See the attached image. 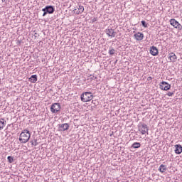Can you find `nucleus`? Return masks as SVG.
<instances>
[{
    "label": "nucleus",
    "mask_w": 182,
    "mask_h": 182,
    "mask_svg": "<svg viewBox=\"0 0 182 182\" xmlns=\"http://www.w3.org/2000/svg\"><path fill=\"white\" fill-rule=\"evenodd\" d=\"M30 139H31V133H29V131L28 129H24L20 134L18 140L21 143H28Z\"/></svg>",
    "instance_id": "obj_1"
},
{
    "label": "nucleus",
    "mask_w": 182,
    "mask_h": 182,
    "mask_svg": "<svg viewBox=\"0 0 182 182\" xmlns=\"http://www.w3.org/2000/svg\"><path fill=\"white\" fill-rule=\"evenodd\" d=\"M80 97L81 101L84 102V103H86L87 102H90V100L93 99V95L90 92H85L81 95Z\"/></svg>",
    "instance_id": "obj_2"
},
{
    "label": "nucleus",
    "mask_w": 182,
    "mask_h": 182,
    "mask_svg": "<svg viewBox=\"0 0 182 182\" xmlns=\"http://www.w3.org/2000/svg\"><path fill=\"white\" fill-rule=\"evenodd\" d=\"M43 14V16H46L48 14H52L53 12H55V7L53 6H46L44 9H42Z\"/></svg>",
    "instance_id": "obj_3"
},
{
    "label": "nucleus",
    "mask_w": 182,
    "mask_h": 182,
    "mask_svg": "<svg viewBox=\"0 0 182 182\" xmlns=\"http://www.w3.org/2000/svg\"><path fill=\"white\" fill-rule=\"evenodd\" d=\"M139 132H141V134H149V128L147 127V124L144 123H140L138 125Z\"/></svg>",
    "instance_id": "obj_4"
},
{
    "label": "nucleus",
    "mask_w": 182,
    "mask_h": 182,
    "mask_svg": "<svg viewBox=\"0 0 182 182\" xmlns=\"http://www.w3.org/2000/svg\"><path fill=\"white\" fill-rule=\"evenodd\" d=\"M159 88L161 90H170V89H171V85L168 84L166 81H162L159 85Z\"/></svg>",
    "instance_id": "obj_5"
},
{
    "label": "nucleus",
    "mask_w": 182,
    "mask_h": 182,
    "mask_svg": "<svg viewBox=\"0 0 182 182\" xmlns=\"http://www.w3.org/2000/svg\"><path fill=\"white\" fill-rule=\"evenodd\" d=\"M170 23L173 28H176V29H178V31H181L182 29V26L177 21L176 19L172 18L170 20Z\"/></svg>",
    "instance_id": "obj_6"
},
{
    "label": "nucleus",
    "mask_w": 182,
    "mask_h": 182,
    "mask_svg": "<svg viewBox=\"0 0 182 182\" xmlns=\"http://www.w3.org/2000/svg\"><path fill=\"white\" fill-rule=\"evenodd\" d=\"M60 111V104L54 103L50 107L51 113H58V112Z\"/></svg>",
    "instance_id": "obj_7"
},
{
    "label": "nucleus",
    "mask_w": 182,
    "mask_h": 182,
    "mask_svg": "<svg viewBox=\"0 0 182 182\" xmlns=\"http://www.w3.org/2000/svg\"><path fill=\"white\" fill-rule=\"evenodd\" d=\"M106 34L110 38H114L116 36V32L112 28H108L105 30Z\"/></svg>",
    "instance_id": "obj_8"
},
{
    "label": "nucleus",
    "mask_w": 182,
    "mask_h": 182,
    "mask_svg": "<svg viewBox=\"0 0 182 182\" xmlns=\"http://www.w3.org/2000/svg\"><path fill=\"white\" fill-rule=\"evenodd\" d=\"M150 53L152 56H157V55H159V49H157V47L152 46L150 48Z\"/></svg>",
    "instance_id": "obj_9"
},
{
    "label": "nucleus",
    "mask_w": 182,
    "mask_h": 182,
    "mask_svg": "<svg viewBox=\"0 0 182 182\" xmlns=\"http://www.w3.org/2000/svg\"><path fill=\"white\" fill-rule=\"evenodd\" d=\"M59 130L60 132H65V130H68L69 129V124L65 123V124H58Z\"/></svg>",
    "instance_id": "obj_10"
},
{
    "label": "nucleus",
    "mask_w": 182,
    "mask_h": 182,
    "mask_svg": "<svg viewBox=\"0 0 182 182\" xmlns=\"http://www.w3.org/2000/svg\"><path fill=\"white\" fill-rule=\"evenodd\" d=\"M168 59H170L171 62H173V63H174V62L177 60V55H176L174 53H170L168 54Z\"/></svg>",
    "instance_id": "obj_11"
},
{
    "label": "nucleus",
    "mask_w": 182,
    "mask_h": 182,
    "mask_svg": "<svg viewBox=\"0 0 182 182\" xmlns=\"http://www.w3.org/2000/svg\"><path fill=\"white\" fill-rule=\"evenodd\" d=\"M134 36L136 41H143V38H144V34L142 33L138 32L137 33L134 34Z\"/></svg>",
    "instance_id": "obj_12"
},
{
    "label": "nucleus",
    "mask_w": 182,
    "mask_h": 182,
    "mask_svg": "<svg viewBox=\"0 0 182 182\" xmlns=\"http://www.w3.org/2000/svg\"><path fill=\"white\" fill-rule=\"evenodd\" d=\"M175 153H176V154H182V146L181 144L175 145Z\"/></svg>",
    "instance_id": "obj_13"
},
{
    "label": "nucleus",
    "mask_w": 182,
    "mask_h": 182,
    "mask_svg": "<svg viewBox=\"0 0 182 182\" xmlns=\"http://www.w3.org/2000/svg\"><path fill=\"white\" fill-rule=\"evenodd\" d=\"M29 82H31V83H36L38 82V75H33L31 76V77L28 79Z\"/></svg>",
    "instance_id": "obj_14"
},
{
    "label": "nucleus",
    "mask_w": 182,
    "mask_h": 182,
    "mask_svg": "<svg viewBox=\"0 0 182 182\" xmlns=\"http://www.w3.org/2000/svg\"><path fill=\"white\" fill-rule=\"evenodd\" d=\"M140 147H141V144H140V142H134L131 146V149H140Z\"/></svg>",
    "instance_id": "obj_15"
},
{
    "label": "nucleus",
    "mask_w": 182,
    "mask_h": 182,
    "mask_svg": "<svg viewBox=\"0 0 182 182\" xmlns=\"http://www.w3.org/2000/svg\"><path fill=\"white\" fill-rule=\"evenodd\" d=\"M158 170L160 171V173H165L166 170H167V168L166 167V165L161 164Z\"/></svg>",
    "instance_id": "obj_16"
},
{
    "label": "nucleus",
    "mask_w": 182,
    "mask_h": 182,
    "mask_svg": "<svg viewBox=\"0 0 182 182\" xmlns=\"http://www.w3.org/2000/svg\"><path fill=\"white\" fill-rule=\"evenodd\" d=\"M5 124H6V121H5L4 119L1 118L0 119V130H2V129H4Z\"/></svg>",
    "instance_id": "obj_17"
},
{
    "label": "nucleus",
    "mask_w": 182,
    "mask_h": 182,
    "mask_svg": "<svg viewBox=\"0 0 182 182\" xmlns=\"http://www.w3.org/2000/svg\"><path fill=\"white\" fill-rule=\"evenodd\" d=\"M78 11H79L77 13L78 15L79 14H82V12H84L85 11V7H83V6H79Z\"/></svg>",
    "instance_id": "obj_18"
},
{
    "label": "nucleus",
    "mask_w": 182,
    "mask_h": 182,
    "mask_svg": "<svg viewBox=\"0 0 182 182\" xmlns=\"http://www.w3.org/2000/svg\"><path fill=\"white\" fill-rule=\"evenodd\" d=\"M7 160H8V161H9L10 164L14 163V156H9L7 157Z\"/></svg>",
    "instance_id": "obj_19"
},
{
    "label": "nucleus",
    "mask_w": 182,
    "mask_h": 182,
    "mask_svg": "<svg viewBox=\"0 0 182 182\" xmlns=\"http://www.w3.org/2000/svg\"><path fill=\"white\" fill-rule=\"evenodd\" d=\"M114 52H116V50H114V48L110 47L109 50V55H113L114 53Z\"/></svg>",
    "instance_id": "obj_20"
},
{
    "label": "nucleus",
    "mask_w": 182,
    "mask_h": 182,
    "mask_svg": "<svg viewBox=\"0 0 182 182\" xmlns=\"http://www.w3.org/2000/svg\"><path fill=\"white\" fill-rule=\"evenodd\" d=\"M141 23L142 25V26H144V28H147V23H146V21H141Z\"/></svg>",
    "instance_id": "obj_21"
},
{
    "label": "nucleus",
    "mask_w": 182,
    "mask_h": 182,
    "mask_svg": "<svg viewBox=\"0 0 182 182\" xmlns=\"http://www.w3.org/2000/svg\"><path fill=\"white\" fill-rule=\"evenodd\" d=\"M173 95H174V92H169L167 93V96H169V97L173 96Z\"/></svg>",
    "instance_id": "obj_22"
},
{
    "label": "nucleus",
    "mask_w": 182,
    "mask_h": 182,
    "mask_svg": "<svg viewBox=\"0 0 182 182\" xmlns=\"http://www.w3.org/2000/svg\"><path fill=\"white\" fill-rule=\"evenodd\" d=\"M34 36H35V38H38V36H39V34H38L37 33H35Z\"/></svg>",
    "instance_id": "obj_23"
},
{
    "label": "nucleus",
    "mask_w": 182,
    "mask_h": 182,
    "mask_svg": "<svg viewBox=\"0 0 182 182\" xmlns=\"http://www.w3.org/2000/svg\"><path fill=\"white\" fill-rule=\"evenodd\" d=\"M2 2H6V0H1Z\"/></svg>",
    "instance_id": "obj_24"
},
{
    "label": "nucleus",
    "mask_w": 182,
    "mask_h": 182,
    "mask_svg": "<svg viewBox=\"0 0 182 182\" xmlns=\"http://www.w3.org/2000/svg\"><path fill=\"white\" fill-rule=\"evenodd\" d=\"M117 63V60L115 61V63Z\"/></svg>",
    "instance_id": "obj_25"
}]
</instances>
